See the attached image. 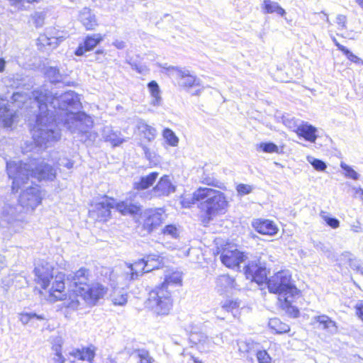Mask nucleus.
<instances>
[{
  "mask_svg": "<svg viewBox=\"0 0 363 363\" xmlns=\"http://www.w3.org/2000/svg\"><path fill=\"white\" fill-rule=\"evenodd\" d=\"M39 44L43 46H51L56 48L59 44V38L55 37H48L47 35H40L38 39Z\"/></svg>",
  "mask_w": 363,
  "mask_h": 363,
  "instance_id": "4c0bfd02",
  "label": "nucleus"
},
{
  "mask_svg": "<svg viewBox=\"0 0 363 363\" xmlns=\"http://www.w3.org/2000/svg\"><path fill=\"white\" fill-rule=\"evenodd\" d=\"M78 19L86 30H94L97 26L95 14L87 7L79 11Z\"/></svg>",
  "mask_w": 363,
  "mask_h": 363,
  "instance_id": "5701e85b",
  "label": "nucleus"
},
{
  "mask_svg": "<svg viewBox=\"0 0 363 363\" xmlns=\"http://www.w3.org/2000/svg\"><path fill=\"white\" fill-rule=\"evenodd\" d=\"M343 54L347 57L349 60L357 64H359L362 62V60L353 54L349 49H346V50L343 52Z\"/></svg>",
  "mask_w": 363,
  "mask_h": 363,
  "instance_id": "4d7b16f0",
  "label": "nucleus"
},
{
  "mask_svg": "<svg viewBox=\"0 0 363 363\" xmlns=\"http://www.w3.org/2000/svg\"><path fill=\"white\" fill-rule=\"evenodd\" d=\"M102 40L103 36L99 33L87 35L84 43L80 44L75 50V55L77 56L83 55L86 52L93 50Z\"/></svg>",
  "mask_w": 363,
  "mask_h": 363,
  "instance_id": "aec40b11",
  "label": "nucleus"
},
{
  "mask_svg": "<svg viewBox=\"0 0 363 363\" xmlns=\"http://www.w3.org/2000/svg\"><path fill=\"white\" fill-rule=\"evenodd\" d=\"M314 319L323 325V329L328 330L330 333H337V327L335 322L332 320L328 315H318Z\"/></svg>",
  "mask_w": 363,
  "mask_h": 363,
  "instance_id": "c85d7f7f",
  "label": "nucleus"
},
{
  "mask_svg": "<svg viewBox=\"0 0 363 363\" xmlns=\"http://www.w3.org/2000/svg\"><path fill=\"white\" fill-rule=\"evenodd\" d=\"M135 197V194H133L130 199L116 203L114 199L105 196L104 200L91 206L92 209L89 213L93 216L96 215L97 220L105 221L111 216V209L116 207L123 215L129 214L134 217L136 213Z\"/></svg>",
  "mask_w": 363,
  "mask_h": 363,
  "instance_id": "6e6552de",
  "label": "nucleus"
},
{
  "mask_svg": "<svg viewBox=\"0 0 363 363\" xmlns=\"http://www.w3.org/2000/svg\"><path fill=\"white\" fill-rule=\"evenodd\" d=\"M60 165L67 167V169H72L74 166V162L69 160H63L61 161Z\"/></svg>",
  "mask_w": 363,
  "mask_h": 363,
  "instance_id": "69168bd1",
  "label": "nucleus"
},
{
  "mask_svg": "<svg viewBox=\"0 0 363 363\" xmlns=\"http://www.w3.org/2000/svg\"><path fill=\"white\" fill-rule=\"evenodd\" d=\"M263 6L264 12L267 13H277L281 16H284L286 14L285 10L281 8L277 2L271 0H264Z\"/></svg>",
  "mask_w": 363,
  "mask_h": 363,
  "instance_id": "7c9ffc66",
  "label": "nucleus"
},
{
  "mask_svg": "<svg viewBox=\"0 0 363 363\" xmlns=\"http://www.w3.org/2000/svg\"><path fill=\"white\" fill-rule=\"evenodd\" d=\"M103 136L106 141L110 142L113 146L121 144L123 139L121 136V133L113 130L111 126H106L103 130Z\"/></svg>",
  "mask_w": 363,
  "mask_h": 363,
  "instance_id": "a878e982",
  "label": "nucleus"
},
{
  "mask_svg": "<svg viewBox=\"0 0 363 363\" xmlns=\"http://www.w3.org/2000/svg\"><path fill=\"white\" fill-rule=\"evenodd\" d=\"M8 101L0 96V125L10 128L13 125L14 113L8 107Z\"/></svg>",
  "mask_w": 363,
  "mask_h": 363,
  "instance_id": "4be33fe9",
  "label": "nucleus"
},
{
  "mask_svg": "<svg viewBox=\"0 0 363 363\" xmlns=\"http://www.w3.org/2000/svg\"><path fill=\"white\" fill-rule=\"evenodd\" d=\"M312 242L317 251L322 252L328 257H330L333 255L331 246L329 243H324L318 240H313Z\"/></svg>",
  "mask_w": 363,
  "mask_h": 363,
  "instance_id": "e433bc0d",
  "label": "nucleus"
},
{
  "mask_svg": "<svg viewBox=\"0 0 363 363\" xmlns=\"http://www.w3.org/2000/svg\"><path fill=\"white\" fill-rule=\"evenodd\" d=\"M52 360L53 363H65L66 358L62 354H54Z\"/></svg>",
  "mask_w": 363,
  "mask_h": 363,
  "instance_id": "bf43d9fd",
  "label": "nucleus"
},
{
  "mask_svg": "<svg viewBox=\"0 0 363 363\" xmlns=\"http://www.w3.org/2000/svg\"><path fill=\"white\" fill-rule=\"evenodd\" d=\"M158 175V172H152L146 176L141 177L140 181L138 182V190L146 189L152 186Z\"/></svg>",
  "mask_w": 363,
  "mask_h": 363,
  "instance_id": "c756f323",
  "label": "nucleus"
},
{
  "mask_svg": "<svg viewBox=\"0 0 363 363\" xmlns=\"http://www.w3.org/2000/svg\"><path fill=\"white\" fill-rule=\"evenodd\" d=\"M35 280L43 289L49 286L51 280L54 278V274H35Z\"/></svg>",
  "mask_w": 363,
  "mask_h": 363,
  "instance_id": "c9c22d12",
  "label": "nucleus"
},
{
  "mask_svg": "<svg viewBox=\"0 0 363 363\" xmlns=\"http://www.w3.org/2000/svg\"><path fill=\"white\" fill-rule=\"evenodd\" d=\"M162 213L161 209L153 210L147 209L144 212V223L143 225V230L146 233H150L162 222ZM145 233H143V235Z\"/></svg>",
  "mask_w": 363,
  "mask_h": 363,
  "instance_id": "2eb2a0df",
  "label": "nucleus"
},
{
  "mask_svg": "<svg viewBox=\"0 0 363 363\" xmlns=\"http://www.w3.org/2000/svg\"><path fill=\"white\" fill-rule=\"evenodd\" d=\"M52 350L55 352L54 354H62V344H60V343L55 344L52 347Z\"/></svg>",
  "mask_w": 363,
  "mask_h": 363,
  "instance_id": "0e129e2a",
  "label": "nucleus"
},
{
  "mask_svg": "<svg viewBox=\"0 0 363 363\" xmlns=\"http://www.w3.org/2000/svg\"><path fill=\"white\" fill-rule=\"evenodd\" d=\"M169 74H172L178 82L179 86L190 88L192 86H201V80L196 76L190 74L185 68L169 66L167 68Z\"/></svg>",
  "mask_w": 363,
  "mask_h": 363,
  "instance_id": "f8f14e48",
  "label": "nucleus"
},
{
  "mask_svg": "<svg viewBox=\"0 0 363 363\" xmlns=\"http://www.w3.org/2000/svg\"><path fill=\"white\" fill-rule=\"evenodd\" d=\"M138 359L139 363H154L155 359L150 352L145 349H138Z\"/></svg>",
  "mask_w": 363,
  "mask_h": 363,
  "instance_id": "a19ab883",
  "label": "nucleus"
},
{
  "mask_svg": "<svg viewBox=\"0 0 363 363\" xmlns=\"http://www.w3.org/2000/svg\"><path fill=\"white\" fill-rule=\"evenodd\" d=\"M255 355H256L259 363H269L270 361V357L268 353L265 350H259V347Z\"/></svg>",
  "mask_w": 363,
  "mask_h": 363,
  "instance_id": "8fccbe9b",
  "label": "nucleus"
},
{
  "mask_svg": "<svg viewBox=\"0 0 363 363\" xmlns=\"http://www.w3.org/2000/svg\"><path fill=\"white\" fill-rule=\"evenodd\" d=\"M335 46L337 48V49L341 51L342 53L346 50L347 48L345 47L344 45L340 44L337 40L334 38L333 39Z\"/></svg>",
  "mask_w": 363,
  "mask_h": 363,
  "instance_id": "338daca9",
  "label": "nucleus"
},
{
  "mask_svg": "<svg viewBox=\"0 0 363 363\" xmlns=\"http://www.w3.org/2000/svg\"><path fill=\"white\" fill-rule=\"evenodd\" d=\"M216 289L220 294H223L229 289H240V286L229 274H222L216 279Z\"/></svg>",
  "mask_w": 363,
  "mask_h": 363,
  "instance_id": "412c9836",
  "label": "nucleus"
},
{
  "mask_svg": "<svg viewBox=\"0 0 363 363\" xmlns=\"http://www.w3.org/2000/svg\"><path fill=\"white\" fill-rule=\"evenodd\" d=\"M8 176L13 180L12 191L17 192L21 186L26 184L30 177L38 181H52L56 177L55 168L44 162H38L35 159L29 163L22 161H7Z\"/></svg>",
  "mask_w": 363,
  "mask_h": 363,
  "instance_id": "7ed1b4c3",
  "label": "nucleus"
},
{
  "mask_svg": "<svg viewBox=\"0 0 363 363\" xmlns=\"http://www.w3.org/2000/svg\"><path fill=\"white\" fill-rule=\"evenodd\" d=\"M50 106L55 110L58 123H62L72 133H84L92 126L91 118L82 108L79 96L73 91L61 94H50Z\"/></svg>",
  "mask_w": 363,
  "mask_h": 363,
  "instance_id": "f03ea898",
  "label": "nucleus"
},
{
  "mask_svg": "<svg viewBox=\"0 0 363 363\" xmlns=\"http://www.w3.org/2000/svg\"><path fill=\"white\" fill-rule=\"evenodd\" d=\"M269 327L277 334L286 333L290 330L289 325L282 323L277 318L269 319Z\"/></svg>",
  "mask_w": 363,
  "mask_h": 363,
  "instance_id": "2f4dec72",
  "label": "nucleus"
},
{
  "mask_svg": "<svg viewBox=\"0 0 363 363\" xmlns=\"http://www.w3.org/2000/svg\"><path fill=\"white\" fill-rule=\"evenodd\" d=\"M160 262L157 255H149L145 257L138 259V268L141 267V272H152L159 269Z\"/></svg>",
  "mask_w": 363,
  "mask_h": 363,
  "instance_id": "b1692460",
  "label": "nucleus"
},
{
  "mask_svg": "<svg viewBox=\"0 0 363 363\" xmlns=\"http://www.w3.org/2000/svg\"><path fill=\"white\" fill-rule=\"evenodd\" d=\"M21 322L23 325L28 324L29 323H33L34 320H44L45 317L43 314H37L35 312H23L20 313L19 318Z\"/></svg>",
  "mask_w": 363,
  "mask_h": 363,
  "instance_id": "473e14b6",
  "label": "nucleus"
},
{
  "mask_svg": "<svg viewBox=\"0 0 363 363\" xmlns=\"http://www.w3.org/2000/svg\"><path fill=\"white\" fill-rule=\"evenodd\" d=\"M152 190L157 196H168L175 192L176 186L172 183L168 175H164Z\"/></svg>",
  "mask_w": 363,
  "mask_h": 363,
  "instance_id": "f3484780",
  "label": "nucleus"
},
{
  "mask_svg": "<svg viewBox=\"0 0 363 363\" xmlns=\"http://www.w3.org/2000/svg\"><path fill=\"white\" fill-rule=\"evenodd\" d=\"M320 215L326 224L332 228L335 229L340 226V221L337 218L326 215L325 211H321Z\"/></svg>",
  "mask_w": 363,
  "mask_h": 363,
  "instance_id": "c03bdc74",
  "label": "nucleus"
},
{
  "mask_svg": "<svg viewBox=\"0 0 363 363\" xmlns=\"http://www.w3.org/2000/svg\"><path fill=\"white\" fill-rule=\"evenodd\" d=\"M294 298H289V300H292L291 301L288 303L286 301H284L286 307L287 313H289L291 317L297 318L299 315V310L298 309L297 307L291 306V303L294 301Z\"/></svg>",
  "mask_w": 363,
  "mask_h": 363,
  "instance_id": "09e8293b",
  "label": "nucleus"
},
{
  "mask_svg": "<svg viewBox=\"0 0 363 363\" xmlns=\"http://www.w3.org/2000/svg\"><path fill=\"white\" fill-rule=\"evenodd\" d=\"M195 201H200L201 200H196L193 199V196L191 197H182L181 200V204L184 208H190Z\"/></svg>",
  "mask_w": 363,
  "mask_h": 363,
  "instance_id": "6e6d98bb",
  "label": "nucleus"
},
{
  "mask_svg": "<svg viewBox=\"0 0 363 363\" xmlns=\"http://www.w3.org/2000/svg\"><path fill=\"white\" fill-rule=\"evenodd\" d=\"M45 14L43 12H35L33 19L36 27H41L43 25Z\"/></svg>",
  "mask_w": 363,
  "mask_h": 363,
  "instance_id": "864d4df0",
  "label": "nucleus"
},
{
  "mask_svg": "<svg viewBox=\"0 0 363 363\" xmlns=\"http://www.w3.org/2000/svg\"><path fill=\"white\" fill-rule=\"evenodd\" d=\"M66 274H57L55 281L52 282V286L49 291L50 296H55L57 299L62 300L63 296H66L63 294L65 289L67 288L68 292L73 293L72 291L69 289L68 280L72 279L74 276V274H68L67 279H65Z\"/></svg>",
  "mask_w": 363,
  "mask_h": 363,
  "instance_id": "4468645a",
  "label": "nucleus"
},
{
  "mask_svg": "<svg viewBox=\"0 0 363 363\" xmlns=\"http://www.w3.org/2000/svg\"><path fill=\"white\" fill-rule=\"evenodd\" d=\"M164 235H169L173 238H177L178 237V230L177 227L174 225L169 224L166 225L163 230Z\"/></svg>",
  "mask_w": 363,
  "mask_h": 363,
  "instance_id": "603ef678",
  "label": "nucleus"
},
{
  "mask_svg": "<svg viewBox=\"0 0 363 363\" xmlns=\"http://www.w3.org/2000/svg\"><path fill=\"white\" fill-rule=\"evenodd\" d=\"M193 199L201 200L199 205L201 212L200 220L204 226H207L216 215L224 213L228 206L225 194L211 188H199L193 193Z\"/></svg>",
  "mask_w": 363,
  "mask_h": 363,
  "instance_id": "39448f33",
  "label": "nucleus"
},
{
  "mask_svg": "<svg viewBox=\"0 0 363 363\" xmlns=\"http://www.w3.org/2000/svg\"><path fill=\"white\" fill-rule=\"evenodd\" d=\"M138 135L141 141L140 146L147 160L151 161L155 157V152H152L148 147L143 144V141L152 142L157 135V130L152 125L147 124L143 119H138Z\"/></svg>",
  "mask_w": 363,
  "mask_h": 363,
  "instance_id": "9d476101",
  "label": "nucleus"
},
{
  "mask_svg": "<svg viewBox=\"0 0 363 363\" xmlns=\"http://www.w3.org/2000/svg\"><path fill=\"white\" fill-rule=\"evenodd\" d=\"M42 197L38 186H30L21 193L18 204L27 213L34 210L40 203Z\"/></svg>",
  "mask_w": 363,
  "mask_h": 363,
  "instance_id": "9b49d317",
  "label": "nucleus"
},
{
  "mask_svg": "<svg viewBox=\"0 0 363 363\" xmlns=\"http://www.w3.org/2000/svg\"><path fill=\"white\" fill-rule=\"evenodd\" d=\"M250 275L252 279L258 284L266 283L270 293L278 294L283 296L287 303L291 301L289 298H295L298 296L300 291L291 281L290 274H274L272 277H267V274H245Z\"/></svg>",
  "mask_w": 363,
  "mask_h": 363,
  "instance_id": "423d86ee",
  "label": "nucleus"
},
{
  "mask_svg": "<svg viewBox=\"0 0 363 363\" xmlns=\"http://www.w3.org/2000/svg\"><path fill=\"white\" fill-rule=\"evenodd\" d=\"M202 182L208 186H218V181L216 179L213 177H211L203 174L202 177Z\"/></svg>",
  "mask_w": 363,
  "mask_h": 363,
  "instance_id": "5fc2aeb1",
  "label": "nucleus"
},
{
  "mask_svg": "<svg viewBox=\"0 0 363 363\" xmlns=\"http://www.w3.org/2000/svg\"><path fill=\"white\" fill-rule=\"evenodd\" d=\"M96 348L93 345H89L86 347L82 348H74L69 352V355L82 361H87L89 363H93L94 359L96 356Z\"/></svg>",
  "mask_w": 363,
  "mask_h": 363,
  "instance_id": "6ab92c4d",
  "label": "nucleus"
},
{
  "mask_svg": "<svg viewBox=\"0 0 363 363\" xmlns=\"http://www.w3.org/2000/svg\"><path fill=\"white\" fill-rule=\"evenodd\" d=\"M50 91L40 87L30 94L16 91L11 99L18 107L29 108L33 115L35 123L31 129L32 138L36 146L45 149L51 147L61 138V130L58 127L57 117L55 111L48 108Z\"/></svg>",
  "mask_w": 363,
  "mask_h": 363,
  "instance_id": "f257e3e1",
  "label": "nucleus"
},
{
  "mask_svg": "<svg viewBox=\"0 0 363 363\" xmlns=\"http://www.w3.org/2000/svg\"><path fill=\"white\" fill-rule=\"evenodd\" d=\"M252 225L257 233L262 235L273 236L278 232V228L274 222L267 219L255 220Z\"/></svg>",
  "mask_w": 363,
  "mask_h": 363,
  "instance_id": "a211bd4d",
  "label": "nucleus"
},
{
  "mask_svg": "<svg viewBox=\"0 0 363 363\" xmlns=\"http://www.w3.org/2000/svg\"><path fill=\"white\" fill-rule=\"evenodd\" d=\"M163 137L169 145L173 147L177 146L179 139L171 129L165 128L163 130Z\"/></svg>",
  "mask_w": 363,
  "mask_h": 363,
  "instance_id": "ea45409f",
  "label": "nucleus"
},
{
  "mask_svg": "<svg viewBox=\"0 0 363 363\" xmlns=\"http://www.w3.org/2000/svg\"><path fill=\"white\" fill-rule=\"evenodd\" d=\"M52 267L48 262L43 260L41 267L39 264H35V268L33 272H52Z\"/></svg>",
  "mask_w": 363,
  "mask_h": 363,
  "instance_id": "de8ad7c7",
  "label": "nucleus"
},
{
  "mask_svg": "<svg viewBox=\"0 0 363 363\" xmlns=\"http://www.w3.org/2000/svg\"><path fill=\"white\" fill-rule=\"evenodd\" d=\"M182 281V279L179 274L167 275L160 286L149 292L148 298L145 301V308L157 315H168L173 305L171 292L168 287L181 286Z\"/></svg>",
  "mask_w": 363,
  "mask_h": 363,
  "instance_id": "20e7f679",
  "label": "nucleus"
},
{
  "mask_svg": "<svg viewBox=\"0 0 363 363\" xmlns=\"http://www.w3.org/2000/svg\"><path fill=\"white\" fill-rule=\"evenodd\" d=\"M342 257L348 262V264L352 270H359V261L352 257V255L348 252L342 254Z\"/></svg>",
  "mask_w": 363,
  "mask_h": 363,
  "instance_id": "a18cd8bd",
  "label": "nucleus"
},
{
  "mask_svg": "<svg viewBox=\"0 0 363 363\" xmlns=\"http://www.w3.org/2000/svg\"><path fill=\"white\" fill-rule=\"evenodd\" d=\"M238 350L241 353L247 354L249 356L255 355L257 352L259 344L252 340H240L238 342Z\"/></svg>",
  "mask_w": 363,
  "mask_h": 363,
  "instance_id": "cd10ccee",
  "label": "nucleus"
},
{
  "mask_svg": "<svg viewBox=\"0 0 363 363\" xmlns=\"http://www.w3.org/2000/svg\"><path fill=\"white\" fill-rule=\"evenodd\" d=\"M127 294H122L119 297H115L113 298V303L115 305L123 306L127 302Z\"/></svg>",
  "mask_w": 363,
  "mask_h": 363,
  "instance_id": "13d9d810",
  "label": "nucleus"
},
{
  "mask_svg": "<svg viewBox=\"0 0 363 363\" xmlns=\"http://www.w3.org/2000/svg\"><path fill=\"white\" fill-rule=\"evenodd\" d=\"M0 223L11 233H19L28 223L27 213L18 203H5L2 208Z\"/></svg>",
  "mask_w": 363,
  "mask_h": 363,
  "instance_id": "1a4fd4ad",
  "label": "nucleus"
},
{
  "mask_svg": "<svg viewBox=\"0 0 363 363\" xmlns=\"http://www.w3.org/2000/svg\"><path fill=\"white\" fill-rule=\"evenodd\" d=\"M355 308L357 314L358 315L359 318L363 321V303H357L355 306Z\"/></svg>",
  "mask_w": 363,
  "mask_h": 363,
  "instance_id": "e2e57ef3",
  "label": "nucleus"
},
{
  "mask_svg": "<svg viewBox=\"0 0 363 363\" xmlns=\"http://www.w3.org/2000/svg\"><path fill=\"white\" fill-rule=\"evenodd\" d=\"M267 255H255L245 266L244 272H270L269 264Z\"/></svg>",
  "mask_w": 363,
  "mask_h": 363,
  "instance_id": "dca6fc26",
  "label": "nucleus"
},
{
  "mask_svg": "<svg viewBox=\"0 0 363 363\" xmlns=\"http://www.w3.org/2000/svg\"><path fill=\"white\" fill-rule=\"evenodd\" d=\"M351 230L355 233L363 231V226L359 221H356L350 225Z\"/></svg>",
  "mask_w": 363,
  "mask_h": 363,
  "instance_id": "052dcab7",
  "label": "nucleus"
},
{
  "mask_svg": "<svg viewBox=\"0 0 363 363\" xmlns=\"http://www.w3.org/2000/svg\"><path fill=\"white\" fill-rule=\"evenodd\" d=\"M316 132L317 129L314 126L308 124V123L301 122L296 133L300 137L303 138L306 140L314 143L318 137Z\"/></svg>",
  "mask_w": 363,
  "mask_h": 363,
  "instance_id": "393cba45",
  "label": "nucleus"
},
{
  "mask_svg": "<svg viewBox=\"0 0 363 363\" xmlns=\"http://www.w3.org/2000/svg\"><path fill=\"white\" fill-rule=\"evenodd\" d=\"M257 150H262L267 153L279 152L278 146L272 142L260 143L257 147Z\"/></svg>",
  "mask_w": 363,
  "mask_h": 363,
  "instance_id": "58836bf2",
  "label": "nucleus"
},
{
  "mask_svg": "<svg viewBox=\"0 0 363 363\" xmlns=\"http://www.w3.org/2000/svg\"><path fill=\"white\" fill-rule=\"evenodd\" d=\"M45 74L51 83H58L63 78L62 74L57 67L50 66L48 67Z\"/></svg>",
  "mask_w": 363,
  "mask_h": 363,
  "instance_id": "72a5a7b5",
  "label": "nucleus"
},
{
  "mask_svg": "<svg viewBox=\"0 0 363 363\" xmlns=\"http://www.w3.org/2000/svg\"><path fill=\"white\" fill-rule=\"evenodd\" d=\"M340 167L345 172V176L346 177L352 179L354 180L359 179V174L346 163L342 162L340 163Z\"/></svg>",
  "mask_w": 363,
  "mask_h": 363,
  "instance_id": "37998d69",
  "label": "nucleus"
},
{
  "mask_svg": "<svg viewBox=\"0 0 363 363\" xmlns=\"http://www.w3.org/2000/svg\"><path fill=\"white\" fill-rule=\"evenodd\" d=\"M221 262L229 269H235L239 268L240 263L245 262L247 258V255L238 250H224L220 256Z\"/></svg>",
  "mask_w": 363,
  "mask_h": 363,
  "instance_id": "ddd939ff",
  "label": "nucleus"
},
{
  "mask_svg": "<svg viewBox=\"0 0 363 363\" xmlns=\"http://www.w3.org/2000/svg\"><path fill=\"white\" fill-rule=\"evenodd\" d=\"M86 274H74L72 279L67 281L69 289L74 294L81 296L88 305L95 306L104 298L108 289L99 282L87 284Z\"/></svg>",
  "mask_w": 363,
  "mask_h": 363,
  "instance_id": "0eeeda50",
  "label": "nucleus"
},
{
  "mask_svg": "<svg viewBox=\"0 0 363 363\" xmlns=\"http://www.w3.org/2000/svg\"><path fill=\"white\" fill-rule=\"evenodd\" d=\"M240 306V301L238 299L231 300L227 299L222 304V308L228 311L231 312L234 317L237 315V312Z\"/></svg>",
  "mask_w": 363,
  "mask_h": 363,
  "instance_id": "f704fd0d",
  "label": "nucleus"
},
{
  "mask_svg": "<svg viewBox=\"0 0 363 363\" xmlns=\"http://www.w3.org/2000/svg\"><path fill=\"white\" fill-rule=\"evenodd\" d=\"M346 21H347V18H346V16L344 15L340 14V15H337V16L336 17V23L339 26H341L342 27L345 26Z\"/></svg>",
  "mask_w": 363,
  "mask_h": 363,
  "instance_id": "680f3d73",
  "label": "nucleus"
},
{
  "mask_svg": "<svg viewBox=\"0 0 363 363\" xmlns=\"http://www.w3.org/2000/svg\"><path fill=\"white\" fill-rule=\"evenodd\" d=\"M147 88L152 96L151 104L154 106H160L162 104L161 90L156 81H151L147 84Z\"/></svg>",
  "mask_w": 363,
  "mask_h": 363,
  "instance_id": "bb28decb",
  "label": "nucleus"
},
{
  "mask_svg": "<svg viewBox=\"0 0 363 363\" xmlns=\"http://www.w3.org/2000/svg\"><path fill=\"white\" fill-rule=\"evenodd\" d=\"M284 124L288 127L290 130L294 132H297L298 128L300 126V124L298 123V121L296 120L294 117H284L283 118Z\"/></svg>",
  "mask_w": 363,
  "mask_h": 363,
  "instance_id": "49530a36",
  "label": "nucleus"
},
{
  "mask_svg": "<svg viewBox=\"0 0 363 363\" xmlns=\"http://www.w3.org/2000/svg\"><path fill=\"white\" fill-rule=\"evenodd\" d=\"M113 45L118 49H123L125 48V43L123 41L116 40Z\"/></svg>",
  "mask_w": 363,
  "mask_h": 363,
  "instance_id": "774afa93",
  "label": "nucleus"
},
{
  "mask_svg": "<svg viewBox=\"0 0 363 363\" xmlns=\"http://www.w3.org/2000/svg\"><path fill=\"white\" fill-rule=\"evenodd\" d=\"M306 160L317 171L323 172L325 171V169L327 168V164L325 162L321 160L316 159L312 156H308L306 157Z\"/></svg>",
  "mask_w": 363,
  "mask_h": 363,
  "instance_id": "79ce46f5",
  "label": "nucleus"
},
{
  "mask_svg": "<svg viewBox=\"0 0 363 363\" xmlns=\"http://www.w3.org/2000/svg\"><path fill=\"white\" fill-rule=\"evenodd\" d=\"M236 190L239 195L245 196L251 193L253 190V187L249 184H240L236 186Z\"/></svg>",
  "mask_w": 363,
  "mask_h": 363,
  "instance_id": "3c124183",
  "label": "nucleus"
}]
</instances>
